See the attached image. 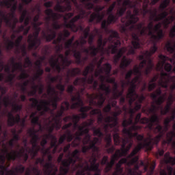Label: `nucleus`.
Wrapping results in <instances>:
<instances>
[{"mask_svg":"<svg viewBox=\"0 0 175 175\" xmlns=\"http://www.w3.org/2000/svg\"><path fill=\"white\" fill-rule=\"evenodd\" d=\"M10 105L12 106V110L15 113H18V111H21V110H23V105H18L16 103H12Z\"/></svg>","mask_w":175,"mask_h":175,"instance_id":"338daca9","label":"nucleus"},{"mask_svg":"<svg viewBox=\"0 0 175 175\" xmlns=\"http://www.w3.org/2000/svg\"><path fill=\"white\" fill-rule=\"evenodd\" d=\"M81 2L87 9L91 10L94 8V3L91 2V0H81Z\"/></svg>","mask_w":175,"mask_h":175,"instance_id":"774afa93","label":"nucleus"},{"mask_svg":"<svg viewBox=\"0 0 175 175\" xmlns=\"http://www.w3.org/2000/svg\"><path fill=\"white\" fill-rule=\"evenodd\" d=\"M92 9H94L95 12L91 14V11H89L87 14V11L84 9L79 8V14L74 16L68 23H65L64 25L66 28H69L72 32H77V31H79V27L76 25L75 23L79 21V20H83V18L87 17L89 14H90V16L88 19V23H93L95 21L96 23L98 24V23L102 22L103 18H105V12L100 14V12L105 9V6L97 5L95 7V5L94 4L93 8L90 10L88 9V10H92Z\"/></svg>","mask_w":175,"mask_h":175,"instance_id":"39448f33","label":"nucleus"},{"mask_svg":"<svg viewBox=\"0 0 175 175\" xmlns=\"http://www.w3.org/2000/svg\"><path fill=\"white\" fill-rule=\"evenodd\" d=\"M34 33L33 34H29L27 37V43H29V50H36L42 44V40L39 38V33L42 29L40 27H38L37 25H34Z\"/></svg>","mask_w":175,"mask_h":175,"instance_id":"dca6fc26","label":"nucleus"},{"mask_svg":"<svg viewBox=\"0 0 175 175\" xmlns=\"http://www.w3.org/2000/svg\"><path fill=\"white\" fill-rule=\"evenodd\" d=\"M122 110L118 109L117 111L113 112V116H107L105 118V122L107 124H103V129L105 133L110 132L109 128H116L118 125V116H121Z\"/></svg>","mask_w":175,"mask_h":175,"instance_id":"aec40b11","label":"nucleus"},{"mask_svg":"<svg viewBox=\"0 0 175 175\" xmlns=\"http://www.w3.org/2000/svg\"><path fill=\"white\" fill-rule=\"evenodd\" d=\"M146 124V127L149 131H152L154 129V125H159L161 121L159 120V116L158 115L152 116L150 119L147 118H142V113H139L137 114L135 118V124H133L131 126H133L137 124Z\"/></svg>","mask_w":175,"mask_h":175,"instance_id":"ddd939ff","label":"nucleus"},{"mask_svg":"<svg viewBox=\"0 0 175 175\" xmlns=\"http://www.w3.org/2000/svg\"><path fill=\"white\" fill-rule=\"evenodd\" d=\"M31 29V26H28L27 28H25V26L23 25L19 26L17 29L14 30L15 33H20V32L23 31L24 36H27L28 35V33L29 32Z\"/></svg>","mask_w":175,"mask_h":175,"instance_id":"3c124183","label":"nucleus"},{"mask_svg":"<svg viewBox=\"0 0 175 175\" xmlns=\"http://www.w3.org/2000/svg\"><path fill=\"white\" fill-rule=\"evenodd\" d=\"M133 137H131L127 135L124 138H121L118 133H114L113 134V141L115 146H120L121 144V149H118L116 153L119 158L121 157H126L128 151L131 150L132 146H133Z\"/></svg>","mask_w":175,"mask_h":175,"instance_id":"0eeeda50","label":"nucleus"},{"mask_svg":"<svg viewBox=\"0 0 175 175\" xmlns=\"http://www.w3.org/2000/svg\"><path fill=\"white\" fill-rule=\"evenodd\" d=\"M157 50H158L157 43H153V46L150 48V51H146L143 55H140L139 56V61H143L146 59H148V65L144 70V73L146 77L150 76V73H151V72H152L154 70V68H155L154 62L151 59V56L152 54H155V53H157Z\"/></svg>","mask_w":175,"mask_h":175,"instance_id":"9b49d317","label":"nucleus"},{"mask_svg":"<svg viewBox=\"0 0 175 175\" xmlns=\"http://www.w3.org/2000/svg\"><path fill=\"white\" fill-rule=\"evenodd\" d=\"M124 94V90L120 91L118 90V84L117 82L113 83V95L114 99H118L120 96H122Z\"/></svg>","mask_w":175,"mask_h":175,"instance_id":"de8ad7c7","label":"nucleus"},{"mask_svg":"<svg viewBox=\"0 0 175 175\" xmlns=\"http://www.w3.org/2000/svg\"><path fill=\"white\" fill-rule=\"evenodd\" d=\"M139 2H142V8H140V13L142 14L144 17H146L147 16L148 13L150 14V20H154L155 18V16H157V14L158 13V10L157 8H154L153 10L150 9L148 10V6L150 5V0H138Z\"/></svg>","mask_w":175,"mask_h":175,"instance_id":"4be33fe9","label":"nucleus"},{"mask_svg":"<svg viewBox=\"0 0 175 175\" xmlns=\"http://www.w3.org/2000/svg\"><path fill=\"white\" fill-rule=\"evenodd\" d=\"M73 53H74L73 55L76 59V64H77V65H84L85 64V62L88 61V56L83 57V60H81V53H80V51L74 50Z\"/></svg>","mask_w":175,"mask_h":175,"instance_id":"c9c22d12","label":"nucleus"},{"mask_svg":"<svg viewBox=\"0 0 175 175\" xmlns=\"http://www.w3.org/2000/svg\"><path fill=\"white\" fill-rule=\"evenodd\" d=\"M72 105H70V109L72 110L75 109H79L80 107L79 111L81 113L80 114L81 118H87L88 114L87 111H90V110H92V107L91 106H83L84 103H83V100H81V96H80V93L77 92V96H71Z\"/></svg>","mask_w":175,"mask_h":175,"instance_id":"9d476101","label":"nucleus"},{"mask_svg":"<svg viewBox=\"0 0 175 175\" xmlns=\"http://www.w3.org/2000/svg\"><path fill=\"white\" fill-rule=\"evenodd\" d=\"M44 175H57V172H58V169L57 168L53 172V163H46L44 165Z\"/></svg>","mask_w":175,"mask_h":175,"instance_id":"e433bc0d","label":"nucleus"},{"mask_svg":"<svg viewBox=\"0 0 175 175\" xmlns=\"http://www.w3.org/2000/svg\"><path fill=\"white\" fill-rule=\"evenodd\" d=\"M86 83L88 84H92L94 90H96V88H98V81H95L94 75L89 77L86 80Z\"/></svg>","mask_w":175,"mask_h":175,"instance_id":"6e6d98bb","label":"nucleus"},{"mask_svg":"<svg viewBox=\"0 0 175 175\" xmlns=\"http://www.w3.org/2000/svg\"><path fill=\"white\" fill-rule=\"evenodd\" d=\"M23 63L21 62H16L14 69L12 70V72L14 73V72H16V70H19V72H23L24 71V69L23 68Z\"/></svg>","mask_w":175,"mask_h":175,"instance_id":"e2e57ef3","label":"nucleus"},{"mask_svg":"<svg viewBox=\"0 0 175 175\" xmlns=\"http://www.w3.org/2000/svg\"><path fill=\"white\" fill-rule=\"evenodd\" d=\"M161 95L162 90L161 88H157L154 92L150 94V98H152L157 106H161L166 99V93H164L163 96Z\"/></svg>","mask_w":175,"mask_h":175,"instance_id":"393cba45","label":"nucleus"},{"mask_svg":"<svg viewBox=\"0 0 175 175\" xmlns=\"http://www.w3.org/2000/svg\"><path fill=\"white\" fill-rule=\"evenodd\" d=\"M165 49L170 54H175V41H174V45L171 42H167L165 44Z\"/></svg>","mask_w":175,"mask_h":175,"instance_id":"5fc2aeb1","label":"nucleus"},{"mask_svg":"<svg viewBox=\"0 0 175 175\" xmlns=\"http://www.w3.org/2000/svg\"><path fill=\"white\" fill-rule=\"evenodd\" d=\"M6 88L5 87L0 85V92L1 95L0 96V106H2V103L5 107H9L10 105H12V100H10V97L9 96H4L2 98V96L6 94Z\"/></svg>","mask_w":175,"mask_h":175,"instance_id":"7c9ffc66","label":"nucleus"},{"mask_svg":"<svg viewBox=\"0 0 175 175\" xmlns=\"http://www.w3.org/2000/svg\"><path fill=\"white\" fill-rule=\"evenodd\" d=\"M73 125V123L72 122H69L66 124H64L62 127V129L63 131H66L67 132V135H66V139L67 142L68 143H70V142H72V140H73V134H72V132L70 131V130H69V128H70V126H72Z\"/></svg>","mask_w":175,"mask_h":175,"instance_id":"4c0bfd02","label":"nucleus"},{"mask_svg":"<svg viewBox=\"0 0 175 175\" xmlns=\"http://www.w3.org/2000/svg\"><path fill=\"white\" fill-rule=\"evenodd\" d=\"M70 107V104L68 101H64L60 106V110L57 111L55 116L53 118V121L54 123L52 124L54 125L56 131H59L61 129V117L64 116L65 111H68Z\"/></svg>","mask_w":175,"mask_h":175,"instance_id":"6ab92c4d","label":"nucleus"},{"mask_svg":"<svg viewBox=\"0 0 175 175\" xmlns=\"http://www.w3.org/2000/svg\"><path fill=\"white\" fill-rule=\"evenodd\" d=\"M94 69L95 64H94V63H90V65L86 66L83 71L82 75L84 76V77H82V79H86V80H88V75H90V73H92Z\"/></svg>","mask_w":175,"mask_h":175,"instance_id":"a19ab883","label":"nucleus"},{"mask_svg":"<svg viewBox=\"0 0 175 175\" xmlns=\"http://www.w3.org/2000/svg\"><path fill=\"white\" fill-rule=\"evenodd\" d=\"M39 132V131H36L34 129H30L28 131V133L31 138V143H38L39 142V139H40L39 137V135L36 134Z\"/></svg>","mask_w":175,"mask_h":175,"instance_id":"37998d69","label":"nucleus"},{"mask_svg":"<svg viewBox=\"0 0 175 175\" xmlns=\"http://www.w3.org/2000/svg\"><path fill=\"white\" fill-rule=\"evenodd\" d=\"M141 2L137 0L132 2L131 0H124L122 4V7H119L117 10V16L122 17L126 12V17L122 18L121 23L123 25L120 27V32L128 36L129 32H132V35L136 31L139 32V35H146V27H143L144 23H140L137 25L136 23L139 21V16L140 14V9L137 8V5ZM126 9H133V14L132 11ZM139 36V33H137Z\"/></svg>","mask_w":175,"mask_h":175,"instance_id":"f257e3e1","label":"nucleus"},{"mask_svg":"<svg viewBox=\"0 0 175 175\" xmlns=\"http://www.w3.org/2000/svg\"><path fill=\"white\" fill-rule=\"evenodd\" d=\"M129 113L130 114V118L126 120H123L122 125L123 126V129L122 131L124 129H127L126 126H129V125H133V114H135V113H136V111L135 110V108H132L130 107V108L129 109Z\"/></svg>","mask_w":175,"mask_h":175,"instance_id":"72a5a7b5","label":"nucleus"},{"mask_svg":"<svg viewBox=\"0 0 175 175\" xmlns=\"http://www.w3.org/2000/svg\"><path fill=\"white\" fill-rule=\"evenodd\" d=\"M145 99L146 97L143 94L136 98V100H137V101L135 102V106L134 107L135 111H139L142 109V104Z\"/></svg>","mask_w":175,"mask_h":175,"instance_id":"09e8293b","label":"nucleus"},{"mask_svg":"<svg viewBox=\"0 0 175 175\" xmlns=\"http://www.w3.org/2000/svg\"><path fill=\"white\" fill-rule=\"evenodd\" d=\"M94 119H90L88 122H83V126H81V128H83V131H85V129H90V126H92L94 125Z\"/></svg>","mask_w":175,"mask_h":175,"instance_id":"052dcab7","label":"nucleus"},{"mask_svg":"<svg viewBox=\"0 0 175 175\" xmlns=\"http://www.w3.org/2000/svg\"><path fill=\"white\" fill-rule=\"evenodd\" d=\"M99 89L101 90V91H105L106 95H110L111 93L110 86L106 85V84L103 83V82L99 85Z\"/></svg>","mask_w":175,"mask_h":175,"instance_id":"bf43d9fd","label":"nucleus"},{"mask_svg":"<svg viewBox=\"0 0 175 175\" xmlns=\"http://www.w3.org/2000/svg\"><path fill=\"white\" fill-rule=\"evenodd\" d=\"M139 159V156L133 157L129 158V155L127 156L126 158L121 159L116 165L115 172L112 175H124V167H122V165L125 163L127 166H131L133 165V163H136V161Z\"/></svg>","mask_w":175,"mask_h":175,"instance_id":"a211bd4d","label":"nucleus"},{"mask_svg":"<svg viewBox=\"0 0 175 175\" xmlns=\"http://www.w3.org/2000/svg\"><path fill=\"white\" fill-rule=\"evenodd\" d=\"M105 142H106L105 148H107V151L108 154H113L116 151V148L111 146V133H105Z\"/></svg>","mask_w":175,"mask_h":175,"instance_id":"473e14b6","label":"nucleus"},{"mask_svg":"<svg viewBox=\"0 0 175 175\" xmlns=\"http://www.w3.org/2000/svg\"><path fill=\"white\" fill-rule=\"evenodd\" d=\"M159 58L160 61L156 66V70L161 72L160 79L158 82L159 85L162 88H167L169 83H172L170 90L173 92L174 90H175V76H170V74L163 72V68L165 72H175V53L173 55L172 58L162 54L159 55Z\"/></svg>","mask_w":175,"mask_h":175,"instance_id":"20e7f679","label":"nucleus"},{"mask_svg":"<svg viewBox=\"0 0 175 175\" xmlns=\"http://www.w3.org/2000/svg\"><path fill=\"white\" fill-rule=\"evenodd\" d=\"M49 64L52 69H55L57 73H61L62 72V67L59 65V59H55L54 56H52L49 59Z\"/></svg>","mask_w":175,"mask_h":175,"instance_id":"f704fd0d","label":"nucleus"},{"mask_svg":"<svg viewBox=\"0 0 175 175\" xmlns=\"http://www.w3.org/2000/svg\"><path fill=\"white\" fill-rule=\"evenodd\" d=\"M77 161L79 162V164H76ZM81 163H84V162H83V159L80 157V150L76 149L72 152L71 157H70L67 160H64L63 161V166L70 169L71 165H72V166H75V165L74 170H76L77 169H80L79 165Z\"/></svg>","mask_w":175,"mask_h":175,"instance_id":"f3484780","label":"nucleus"},{"mask_svg":"<svg viewBox=\"0 0 175 175\" xmlns=\"http://www.w3.org/2000/svg\"><path fill=\"white\" fill-rule=\"evenodd\" d=\"M93 135L94 136H98V137H95L93 140H91V135H90V129H83V127L79 126V131L75 133V139L71 143L72 147H79L80 146V142H81V136L85 135L83 143L85 146L82 147L81 151L83 154H87L90 150H92L93 152H99V148L96 146V144L102 140L105 134L102 132L100 128L96 129V127H93ZM89 144L88 146H85Z\"/></svg>","mask_w":175,"mask_h":175,"instance_id":"7ed1b4c3","label":"nucleus"},{"mask_svg":"<svg viewBox=\"0 0 175 175\" xmlns=\"http://www.w3.org/2000/svg\"><path fill=\"white\" fill-rule=\"evenodd\" d=\"M140 129H142V126L133 125L129 129H124L123 130V135H126L129 137H135L137 142H139L131 154H129V158H133V157H135L137 152L142 151L143 148L151 151V150H152V146H154V144L158 145L159 142H161V139H162L165 135L163 126L161 124H158L154 129V133H158V135L154 138L149 137L148 141L144 139V135L137 133V131H140Z\"/></svg>","mask_w":175,"mask_h":175,"instance_id":"f03ea898","label":"nucleus"},{"mask_svg":"<svg viewBox=\"0 0 175 175\" xmlns=\"http://www.w3.org/2000/svg\"><path fill=\"white\" fill-rule=\"evenodd\" d=\"M45 14H46V16H48L46 18V20L47 21V25H49L51 20H52V21L53 22V27L54 29H61V25L58 24V23H57V20H58L59 18V17L58 16V14L54 12V11H53L52 9H47L45 10Z\"/></svg>","mask_w":175,"mask_h":175,"instance_id":"5701e85b","label":"nucleus"},{"mask_svg":"<svg viewBox=\"0 0 175 175\" xmlns=\"http://www.w3.org/2000/svg\"><path fill=\"white\" fill-rule=\"evenodd\" d=\"M8 126H14L16 124H20L21 122V117L20 114H16V117L12 112L8 113Z\"/></svg>","mask_w":175,"mask_h":175,"instance_id":"2f4dec72","label":"nucleus"},{"mask_svg":"<svg viewBox=\"0 0 175 175\" xmlns=\"http://www.w3.org/2000/svg\"><path fill=\"white\" fill-rule=\"evenodd\" d=\"M136 83L140 84V77L136 76L131 81H129V82L126 83L127 85H130L129 92L126 94L127 99H129V104L130 107H132V105L133 104V102L136 100V98L140 96L136 92V88L137 87Z\"/></svg>","mask_w":175,"mask_h":175,"instance_id":"4468645a","label":"nucleus"},{"mask_svg":"<svg viewBox=\"0 0 175 175\" xmlns=\"http://www.w3.org/2000/svg\"><path fill=\"white\" fill-rule=\"evenodd\" d=\"M169 5H170V0H163L162 3L159 5L160 12H163Z\"/></svg>","mask_w":175,"mask_h":175,"instance_id":"0e129e2a","label":"nucleus"},{"mask_svg":"<svg viewBox=\"0 0 175 175\" xmlns=\"http://www.w3.org/2000/svg\"><path fill=\"white\" fill-rule=\"evenodd\" d=\"M47 31L51 33L46 34L44 33V39H46V42H51V40H54V39L57 38V31H55L53 29H51L50 27L47 28Z\"/></svg>","mask_w":175,"mask_h":175,"instance_id":"79ce46f5","label":"nucleus"},{"mask_svg":"<svg viewBox=\"0 0 175 175\" xmlns=\"http://www.w3.org/2000/svg\"><path fill=\"white\" fill-rule=\"evenodd\" d=\"M164 159L165 161V163H170V165H175V157H170V152H166L164 155Z\"/></svg>","mask_w":175,"mask_h":175,"instance_id":"864d4df0","label":"nucleus"},{"mask_svg":"<svg viewBox=\"0 0 175 175\" xmlns=\"http://www.w3.org/2000/svg\"><path fill=\"white\" fill-rule=\"evenodd\" d=\"M29 102H31V107L36 109L40 111V116H44L46 113L51 111L53 118L55 117V113H54V110H52L50 107H43L42 105L39 104V100L35 98H30Z\"/></svg>","mask_w":175,"mask_h":175,"instance_id":"412c9836","label":"nucleus"},{"mask_svg":"<svg viewBox=\"0 0 175 175\" xmlns=\"http://www.w3.org/2000/svg\"><path fill=\"white\" fill-rule=\"evenodd\" d=\"M131 64H132L131 59H128L126 58V56H124L120 64V69L125 70L126 68H128L130 66Z\"/></svg>","mask_w":175,"mask_h":175,"instance_id":"49530a36","label":"nucleus"},{"mask_svg":"<svg viewBox=\"0 0 175 175\" xmlns=\"http://www.w3.org/2000/svg\"><path fill=\"white\" fill-rule=\"evenodd\" d=\"M161 13L158 15V12L156 14V16L153 18L154 21H161V20H164L167 18V16H169V13L167 11H161Z\"/></svg>","mask_w":175,"mask_h":175,"instance_id":"603ef678","label":"nucleus"},{"mask_svg":"<svg viewBox=\"0 0 175 175\" xmlns=\"http://www.w3.org/2000/svg\"><path fill=\"white\" fill-rule=\"evenodd\" d=\"M109 36L107 38L103 40L102 35L99 36L98 39V47L95 46H90V49L91 50L90 55L92 57H96L99 51H103L105 50V46L109 42L110 45L108 46V50H111V54H116L117 53L118 47H121V41L120 40V36L118 32L109 30Z\"/></svg>","mask_w":175,"mask_h":175,"instance_id":"423d86ee","label":"nucleus"},{"mask_svg":"<svg viewBox=\"0 0 175 175\" xmlns=\"http://www.w3.org/2000/svg\"><path fill=\"white\" fill-rule=\"evenodd\" d=\"M0 17L3 18V20L4 23H5V25L10 28L12 31H16V27H17V23H19L18 18H14L13 19V22H12V19L10 17H8L6 14L2 10H0Z\"/></svg>","mask_w":175,"mask_h":175,"instance_id":"a878e982","label":"nucleus"},{"mask_svg":"<svg viewBox=\"0 0 175 175\" xmlns=\"http://www.w3.org/2000/svg\"><path fill=\"white\" fill-rule=\"evenodd\" d=\"M174 102V96H173V93H170L168 98H167V102L165 107H161V116H166L167 113L170 111V109H172V105H173Z\"/></svg>","mask_w":175,"mask_h":175,"instance_id":"c756f323","label":"nucleus"},{"mask_svg":"<svg viewBox=\"0 0 175 175\" xmlns=\"http://www.w3.org/2000/svg\"><path fill=\"white\" fill-rule=\"evenodd\" d=\"M6 162V157L5 154H0V175H16V171L13 170H8L10 165H5Z\"/></svg>","mask_w":175,"mask_h":175,"instance_id":"bb28decb","label":"nucleus"},{"mask_svg":"<svg viewBox=\"0 0 175 175\" xmlns=\"http://www.w3.org/2000/svg\"><path fill=\"white\" fill-rule=\"evenodd\" d=\"M91 116H98L97 122L98 124H102L103 122V113L102 111L99 109H94L90 111Z\"/></svg>","mask_w":175,"mask_h":175,"instance_id":"c03bdc74","label":"nucleus"},{"mask_svg":"<svg viewBox=\"0 0 175 175\" xmlns=\"http://www.w3.org/2000/svg\"><path fill=\"white\" fill-rule=\"evenodd\" d=\"M77 75H81V70L79 68H74L72 69H68L67 72V79L66 83H69L70 77H75L77 76Z\"/></svg>","mask_w":175,"mask_h":175,"instance_id":"ea45409f","label":"nucleus"},{"mask_svg":"<svg viewBox=\"0 0 175 175\" xmlns=\"http://www.w3.org/2000/svg\"><path fill=\"white\" fill-rule=\"evenodd\" d=\"M133 41L131 42L132 46H129V49L126 47H122L118 50V48H117V52L115 53L116 55L113 56V63L117 65L118 64V62L121 59V57L125 54V53L127 52L128 55H134L135 54V51L137 49H140V38H139V36L137 33H133V35H131Z\"/></svg>","mask_w":175,"mask_h":175,"instance_id":"6e6552de","label":"nucleus"},{"mask_svg":"<svg viewBox=\"0 0 175 175\" xmlns=\"http://www.w3.org/2000/svg\"><path fill=\"white\" fill-rule=\"evenodd\" d=\"M105 100H106V97H105L103 93L99 92L96 94H92L90 96L91 105H95L102 107V106H103V103H105Z\"/></svg>","mask_w":175,"mask_h":175,"instance_id":"cd10ccee","label":"nucleus"},{"mask_svg":"<svg viewBox=\"0 0 175 175\" xmlns=\"http://www.w3.org/2000/svg\"><path fill=\"white\" fill-rule=\"evenodd\" d=\"M46 139H51V146L49 148H58V144H57V137L53 134H45Z\"/></svg>","mask_w":175,"mask_h":175,"instance_id":"8fccbe9b","label":"nucleus"},{"mask_svg":"<svg viewBox=\"0 0 175 175\" xmlns=\"http://www.w3.org/2000/svg\"><path fill=\"white\" fill-rule=\"evenodd\" d=\"M155 103H152L151 105V107L148 108V113L149 114H154L153 116H157V112L158 111V109L159 107H157L154 104Z\"/></svg>","mask_w":175,"mask_h":175,"instance_id":"4d7b16f0","label":"nucleus"},{"mask_svg":"<svg viewBox=\"0 0 175 175\" xmlns=\"http://www.w3.org/2000/svg\"><path fill=\"white\" fill-rule=\"evenodd\" d=\"M1 5L5 6L7 9H10L11 8V12L12 13H16V10H17V4L15 3L12 5L10 0H4L1 2Z\"/></svg>","mask_w":175,"mask_h":175,"instance_id":"a18cd8bd","label":"nucleus"},{"mask_svg":"<svg viewBox=\"0 0 175 175\" xmlns=\"http://www.w3.org/2000/svg\"><path fill=\"white\" fill-rule=\"evenodd\" d=\"M93 152L92 156L90 157L89 159V162L91 163V165L88 164V161H85L84 163H81V164L79 165V169L76 175H85V172H88V173H90V172H100V169H99V163H96V161H98V159H96V155Z\"/></svg>","mask_w":175,"mask_h":175,"instance_id":"1a4fd4ad","label":"nucleus"},{"mask_svg":"<svg viewBox=\"0 0 175 175\" xmlns=\"http://www.w3.org/2000/svg\"><path fill=\"white\" fill-rule=\"evenodd\" d=\"M103 69H104V72H105L107 76H110V73H111V69H112L111 64H110L109 63L104 64Z\"/></svg>","mask_w":175,"mask_h":175,"instance_id":"680f3d73","label":"nucleus"},{"mask_svg":"<svg viewBox=\"0 0 175 175\" xmlns=\"http://www.w3.org/2000/svg\"><path fill=\"white\" fill-rule=\"evenodd\" d=\"M161 28H162V24H161V23L156 24L153 27L151 39H152L154 43H156V42H159V40L165 38L163 29Z\"/></svg>","mask_w":175,"mask_h":175,"instance_id":"b1692460","label":"nucleus"},{"mask_svg":"<svg viewBox=\"0 0 175 175\" xmlns=\"http://www.w3.org/2000/svg\"><path fill=\"white\" fill-rule=\"evenodd\" d=\"M116 5H117V1H113L107 10V14L109 15L107 20L105 19L101 23V29H104V31H108L109 26L110 25V24H114V23L117 22L118 18L121 17L117 15V12L116 15H114V14H113V11L116 8Z\"/></svg>","mask_w":175,"mask_h":175,"instance_id":"2eb2a0df","label":"nucleus"},{"mask_svg":"<svg viewBox=\"0 0 175 175\" xmlns=\"http://www.w3.org/2000/svg\"><path fill=\"white\" fill-rule=\"evenodd\" d=\"M62 3H66L65 5H62L59 1L57 2L55 6V10L59 12V13H65V12H71L72 10V2L70 0H63Z\"/></svg>","mask_w":175,"mask_h":175,"instance_id":"c85d7f7f","label":"nucleus"},{"mask_svg":"<svg viewBox=\"0 0 175 175\" xmlns=\"http://www.w3.org/2000/svg\"><path fill=\"white\" fill-rule=\"evenodd\" d=\"M62 40H65V38L64 37V33H59L57 39L53 40V44H61V42Z\"/></svg>","mask_w":175,"mask_h":175,"instance_id":"69168bd1","label":"nucleus"},{"mask_svg":"<svg viewBox=\"0 0 175 175\" xmlns=\"http://www.w3.org/2000/svg\"><path fill=\"white\" fill-rule=\"evenodd\" d=\"M3 149L1 150V152L9 162H10V161H16L17 159H20L22 157H23L24 162L28 161L29 155L28 153L24 152V148H22L20 151L12 150L11 152H9L8 146L3 144Z\"/></svg>","mask_w":175,"mask_h":175,"instance_id":"f8f14e48","label":"nucleus"},{"mask_svg":"<svg viewBox=\"0 0 175 175\" xmlns=\"http://www.w3.org/2000/svg\"><path fill=\"white\" fill-rule=\"evenodd\" d=\"M119 159L116 153L111 156V161L109 162L108 161L107 165L105 168V173H109L113 169V167L116 164V161H118Z\"/></svg>","mask_w":175,"mask_h":175,"instance_id":"58836bf2","label":"nucleus"},{"mask_svg":"<svg viewBox=\"0 0 175 175\" xmlns=\"http://www.w3.org/2000/svg\"><path fill=\"white\" fill-rule=\"evenodd\" d=\"M87 78H77L73 82L74 85H85Z\"/></svg>","mask_w":175,"mask_h":175,"instance_id":"13d9d810","label":"nucleus"}]
</instances>
